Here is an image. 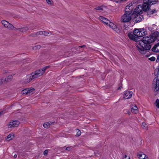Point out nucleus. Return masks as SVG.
<instances>
[{"mask_svg": "<svg viewBox=\"0 0 159 159\" xmlns=\"http://www.w3.org/2000/svg\"><path fill=\"white\" fill-rule=\"evenodd\" d=\"M31 35L32 36L34 37H37V35H36V33H33L31 34Z\"/></svg>", "mask_w": 159, "mask_h": 159, "instance_id": "obj_36", "label": "nucleus"}, {"mask_svg": "<svg viewBox=\"0 0 159 159\" xmlns=\"http://www.w3.org/2000/svg\"><path fill=\"white\" fill-rule=\"evenodd\" d=\"M47 3L49 5H51L52 4L53 1L52 0H46Z\"/></svg>", "mask_w": 159, "mask_h": 159, "instance_id": "obj_31", "label": "nucleus"}, {"mask_svg": "<svg viewBox=\"0 0 159 159\" xmlns=\"http://www.w3.org/2000/svg\"><path fill=\"white\" fill-rule=\"evenodd\" d=\"M17 157V155L16 154H15L14 155V156H13L14 158H16Z\"/></svg>", "mask_w": 159, "mask_h": 159, "instance_id": "obj_44", "label": "nucleus"}, {"mask_svg": "<svg viewBox=\"0 0 159 159\" xmlns=\"http://www.w3.org/2000/svg\"><path fill=\"white\" fill-rule=\"evenodd\" d=\"M40 32H41V31H39L38 32L36 33L37 36H38L39 35H40V34H41Z\"/></svg>", "mask_w": 159, "mask_h": 159, "instance_id": "obj_38", "label": "nucleus"}, {"mask_svg": "<svg viewBox=\"0 0 159 159\" xmlns=\"http://www.w3.org/2000/svg\"><path fill=\"white\" fill-rule=\"evenodd\" d=\"M8 24H6L5 25V26H4V27L6 28H7V27H8Z\"/></svg>", "mask_w": 159, "mask_h": 159, "instance_id": "obj_45", "label": "nucleus"}, {"mask_svg": "<svg viewBox=\"0 0 159 159\" xmlns=\"http://www.w3.org/2000/svg\"><path fill=\"white\" fill-rule=\"evenodd\" d=\"M159 71V68H156L155 69V70H154V74H155L156 72L157 73H158Z\"/></svg>", "mask_w": 159, "mask_h": 159, "instance_id": "obj_37", "label": "nucleus"}, {"mask_svg": "<svg viewBox=\"0 0 159 159\" xmlns=\"http://www.w3.org/2000/svg\"><path fill=\"white\" fill-rule=\"evenodd\" d=\"M85 46H86L85 45H83L82 46H79V48H83V47H85Z\"/></svg>", "mask_w": 159, "mask_h": 159, "instance_id": "obj_43", "label": "nucleus"}, {"mask_svg": "<svg viewBox=\"0 0 159 159\" xmlns=\"http://www.w3.org/2000/svg\"><path fill=\"white\" fill-rule=\"evenodd\" d=\"M4 113V112L3 111H1L0 112V116L2 114Z\"/></svg>", "mask_w": 159, "mask_h": 159, "instance_id": "obj_41", "label": "nucleus"}, {"mask_svg": "<svg viewBox=\"0 0 159 159\" xmlns=\"http://www.w3.org/2000/svg\"><path fill=\"white\" fill-rule=\"evenodd\" d=\"M49 68V66L44 67L42 69L37 70L30 74L27 75L22 80L23 83L27 84L32 80L41 76L44 72L45 70Z\"/></svg>", "mask_w": 159, "mask_h": 159, "instance_id": "obj_2", "label": "nucleus"}, {"mask_svg": "<svg viewBox=\"0 0 159 159\" xmlns=\"http://www.w3.org/2000/svg\"><path fill=\"white\" fill-rule=\"evenodd\" d=\"M133 92L132 91H127L125 92L124 98L125 99H128L131 98Z\"/></svg>", "mask_w": 159, "mask_h": 159, "instance_id": "obj_9", "label": "nucleus"}, {"mask_svg": "<svg viewBox=\"0 0 159 159\" xmlns=\"http://www.w3.org/2000/svg\"><path fill=\"white\" fill-rule=\"evenodd\" d=\"M156 61L157 62H159V55L157 56V58L156 60Z\"/></svg>", "mask_w": 159, "mask_h": 159, "instance_id": "obj_40", "label": "nucleus"}, {"mask_svg": "<svg viewBox=\"0 0 159 159\" xmlns=\"http://www.w3.org/2000/svg\"><path fill=\"white\" fill-rule=\"evenodd\" d=\"M142 5H139L137 6L136 8L133 11L134 14H140L142 12Z\"/></svg>", "mask_w": 159, "mask_h": 159, "instance_id": "obj_7", "label": "nucleus"}, {"mask_svg": "<svg viewBox=\"0 0 159 159\" xmlns=\"http://www.w3.org/2000/svg\"><path fill=\"white\" fill-rule=\"evenodd\" d=\"M48 151L47 150H46L44 152H43L44 155H47L48 154Z\"/></svg>", "mask_w": 159, "mask_h": 159, "instance_id": "obj_34", "label": "nucleus"}, {"mask_svg": "<svg viewBox=\"0 0 159 159\" xmlns=\"http://www.w3.org/2000/svg\"><path fill=\"white\" fill-rule=\"evenodd\" d=\"M132 4L129 3L125 7V14L122 17V20L124 22H129L131 19V16L134 14Z\"/></svg>", "mask_w": 159, "mask_h": 159, "instance_id": "obj_3", "label": "nucleus"}, {"mask_svg": "<svg viewBox=\"0 0 159 159\" xmlns=\"http://www.w3.org/2000/svg\"><path fill=\"white\" fill-rule=\"evenodd\" d=\"M155 104L157 108H159V99H157L156 100Z\"/></svg>", "mask_w": 159, "mask_h": 159, "instance_id": "obj_24", "label": "nucleus"}, {"mask_svg": "<svg viewBox=\"0 0 159 159\" xmlns=\"http://www.w3.org/2000/svg\"><path fill=\"white\" fill-rule=\"evenodd\" d=\"M138 109L137 107L136 106H135L131 108V111L132 112L136 114L138 112Z\"/></svg>", "mask_w": 159, "mask_h": 159, "instance_id": "obj_19", "label": "nucleus"}, {"mask_svg": "<svg viewBox=\"0 0 159 159\" xmlns=\"http://www.w3.org/2000/svg\"><path fill=\"white\" fill-rule=\"evenodd\" d=\"M99 19L103 23H105L106 25L109 26V24H110V23H112V22H110V21L107 19L106 18L102 16H100L99 17Z\"/></svg>", "mask_w": 159, "mask_h": 159, "instance_id": "obj_8", "label": "nucleus"}, {"mask_svg": "<svg viewBox=\"0 0 159 159\" xmlns=\"http://www.w3.org/2000/svg\"><path fill=\"white\" fill-rule=\"evenodd\" d=\"M109 26L112 28L117 33L119 34L121 32L120 29L116 25H114L113 23H110V24H109Z\"/></svg>", "mask_w": 159, "mask_h": 159, "instance_id": "obj_6", "label": "nucleus"}, {"mask_svg": "<svg viewBox=\"0 0 159 159\" xmlns=\"http://www.w3.org/2000/svg\"><path fill=\"white\" fill-rule=\"evenodd\" d=\"M122 88V87L120 86L118 88V89L119 90H120Z\"/></svg>", "mask_w": 159, "mask_h": 159, "instance_id": "obj_46", "label": "nucleus"}, {"mask_svg": "<svg viewBox=\"0 0 159 159\" xmlns=\"http://www.w3.org/2000/svg\"><path fill=\"white\" fill-rule=\"evenodd\" d=\"M70 147H68L66 148V150H70Z\"/></svg>", "mask_w": 159, "mask_h": 159, "instance_id": "obj_42", "label": "nucleus"}, {"mask_svg": "<svg viewBox=\"0 0 159 159\" xmlns=\"http://www.w3.org/2000/svg\"><path fill=\"white\" fill-rule=\"evenodd\" d=\"M128 114L129 115H130L131 114V113L130 111H128Z\"/></svg>", "mask_w": 159, "mask_h": 159, "instance_id": "obj_47", "label": "nucleus"}, {"mask_svg": "<svg viewBox=\"0 0 159 159\" xmlns=\"http://www.w3.org/2000/svg\"><path fill=\"white\" fill-rule=\"evenodd\" d=\"M143 2V4L142 5V11H146L149 10L151 5L144 2Z\"/></svg>", "mask_w": 159, "mask_h": 159, "instance_id": "obj_13", "label": "nucleus"}, {"mask_svg": "<svg viewBox=\"0 0 159 159\" xmlns=\"http://www.w3.org/2000/svg\"><path fill=\"white\" fill-rule=\"evenodd\" d=\"M138 156L140 159H148V157L143 152H140L138 154Z\"/></svg>", "mask_w": 159, "mask_h": 159, "instance_id": "obj_14", "label": "nucleus"}, {"mask_svg": "<svg viewBox=\"0 0 159 159\" xmlns=\"http://www.w3.org/2000/svg\"><path fill=\"white\" fill-rule=\"evenodd\" d=\"M152 50L155 52H157L159 51V43L155 45L152 48Z\"/></svg>", "mask_w": 159, "mask_h": 159, "instance_id": "obj_17", "label": "nucleus"}, {"mask_svg": "<svg viewBox=\"0 0 159 159\" xmlns=\"http://www.w3.org/2000/svg\"><path fill=\"white\" fill-rule=\"evenodd\" d=\"M149 59L151 61H154L156 60V58L154 57H152L149 58Z\"/></svg>", "mask_w": 159, "mask_h": 159, "instance_id": "obj_32", "label": "nucleus"}, {"mask_svg": "<svg viewBox=\"0 0 159 159\" xmlns=\"http://www.w3.org/2000/svg\"><path fill=\"white\" fill-rule=\"evenodd\" d=\"M2 23L4 26H5L6 24H7L9 23V22L4 20H2Z\"/></svg>", "mask_w": 159, "mask_h": 159, "instance_id": "obj_28", "label": "nucleus"}, {"mask_svg": "<svg viewBox=\"0 0 159 159\" xmlns=\"http://www.w3.org/2000/svg\"><path fill=\"white\" fill-rule=\"evenodd\" d=\"M159 40V32L156 31L153 33L152 35L144 37L141 41L136 45L138 50L142 54H145L147 50L151 48L150 43L155 40Z\"/></svg>", "mask_w": 159, "mask_h": 159, "instance_id": "obj_1", "label": "nucleus"}, {"mask_svg": "<svg viewBox=\"0 0 159 159\" xmlns=\"http://www.w3.org/2000/svg\"><path fill=\"white\" fill-rule=\"evenodd\" d=\"M133 34L137 38L145 36L147 34V31L144 29H136L133 31Z\"/></svg>", "mask_w": 159, "mask_h": 159, "instance_id": "obj_4", "label": "nucleus"}, {"mask_svg": "<svg viewBox=\"0 0 159 159\" xmlns=\"http://www.w3.org/2000/svg\"><path fill=\"white\" fill-rule=\"evenodd\" d=\"M76 129V130H78V131L77 132V134H76V135H75V136H76L78 137L81 135V131L80 130H79L78 129Z\"/></svg>", "mask_w": 159, "mask_h": 159, "instance_id": "obj_27", "label": "nucleus"}, {"mask_svg": "<svg viewBox=\"0 0 159 159\" xmlns=\"http://www.w3.org/2000/svg\"><path fill=\"white\" fill-rule=\"evenodd\" d=\"M53 123L52 122L50 121V122H46L43 125V127L46 128H47L49 127L51 124H52Z\"/></svg>", "mask_w": 159, "mask_h": 159, "instance_id": "obj_18", "label": "nucleus"}, {"mask_svg": "<svg viewBox=\"0 0 159 159\" xmlns=\"http://www.w3.org/2000/svg\"><path fill=\"white\" fill-rule=\"evenodd\" d=\"M134 35L133 34H132L131 33H129L128 34V36L129 37V38L133 40H134L135 39V36H134Z\"/></svg>", "mask_w": 159, "mask_h": 159, "instance_id": "obj_22", "label": "nucleus"}, {"mask_svg": "<svg viewBox=\"0 0 159 159\" xmlns=\"http://www.w3.org/2000/svg\"><path fill=\"white\" fill-rule=\"evenodd\" d=\"M103 7L102 6H99L96 7V8H95V9L96 10H102V11L103 10V8H102Z\"/></svg>", "mask_w": 159, "mask_h": 159, "instance_id": "obj_25", "label": "nucleus"}, {"mask_svg": "<svg viewBox=\"0 0 159 159\" xmlns=\"http://www.w3.org/2000/svg\"><path fill=\"white\" fill-rule=\"evenodd\" d=\"M158 2V0H143V2L147 3L150 5L155 4Z\"/></svg>", "mask_w": 159, "mask_h": 159, "instance_id": "obj_12", "label": "nucleus"}, {"mask_svg": "<svg viewBox=\"0 0 159 159\" xmlns=\"http://www.w3.org/2000/svg\"><path fill=\"white\" fill-rule=\"evenodd\" d=\"M12 134H9L7 136V137L6 139L7 140H10L11 139H12L11 138Z\"/></svg>", "mask_w": 159, "mask_h": 159, "instance_id": "obj_26", "label": "nucleus"}, {"mask_svg": "<svg viewBox=\"0 0 159 159\" xmlns=\"http://www.w3.org/2000/svg\"><path fill=\"white\" fill-rule=\"evenodd\" d=\"M40 35H44L45 36H48V34H49V33L46 31H41L40 32Z\"/></svg>", "mask_w": 159, "mask_h": 159, "instance_id": "obj_21", "label": "nucleus"}, {"mask_svg": "<svg viewBox=\"0 0 159 159\" xmlns=\"http://www.w3.org/2000/svg\"><path fill=\"white\" fill-rule=\"evenodd\" d=\"M20 123L19 121L15 120L12 122L10 121L9 125L10 126V127H15L17 126L20 124Z\"/></svg>", "mask_w": 159, "mask_h": 159, "instance_id": "obj_11", "label": "nucleus"}, {"mask_svg": "<svg viewBox=\"0 0 159 159\" xmlns=\"http://www.w3.org/2000/svg\"><path fill=\"white\" fill-rule=\"evenodd\" d=\"M155 74V76H156L157 77H155V78H157V79H158V78H157V77H158V75H159V73H157V74Z\"/></svg>", "mask_w": 159, "mask_h": 159, "instance_id": "obj_39", "label": "nucleus"}, {"mask_svg": "<svg viewBox=\"0 0 159 159\" xmlns=\"http://www.w3.org/2000/svg\"><path fill=\"white\" fill-rule=\"evenodd\" d=\"M28 30L27 27H25L20 28V32H25L27 31Z\"/></svg>", "mask_w": 159, "mask_h": 159, "instance_id": "obj_20", "label": "nucleus"}, {"mask_svg": "<svg viewBox=\"0 0 159 159\" xmlns=\"http://www.w3.org/2000/svg\"><path fill=\"white\" fill-rule=\"evenodd\" d=\"M35 92L34 89L32 88L30 89H25L21 91V93L22 94L30 95Z\"/></svg>", "mask_w": 159, "mask_h": 159, "instance_id": "obj_5", "label": "nucleus"}, {"mask_svg": "<svg viewBox=\"0 0 159 159\" xmlns=\"http://www.w3.org/2000/svg\"><path fill=\"white\" fill-rule=\"evenodd\" d=\"M143 19V15H140V14L139 15H137L133 18V20L136 23H138L141 21Z\"/></svg>", "mask_w": 159, "mask_h": 159, "instance_id": "obj_10", "label": "nucleus"}, {"mask_svg": "<svg viewBox=\"0 0 159 159\" xmlns=\"http://www.w3.org/2000/svg\"><path fill=\"white\" fill-rule=\"evenodd\" d=\"M156 12H157L156 10H155V9H154L152 10H151V11H149V13L151 14H153Z\"/></svg>", "mask_w": 159, "mask_h": 159, "instance_id": "obj_30", "label": "nucleus"}, {"mask_svg": "<svg viewBox=\"0 0 159 159\" xmlns=\"http://www.w3.org/2000/svg\"><path fill=\"white\" fill-rule=\"evenodd\" d=\"M123 159H130V157L126 155H125L124 157L123 158Z\"/></svg>", "mask_w": 159, "mask_h": 159, "instance_id": "obj_33", "label": "nucleus"}, {"mask_svg": "<svg viewBox=\"0 0 159 159\" xmlns=\"http://www.w3.org/2000/svg\"><path fill=\"white\" fill-rule=\"evenodd\" d=\"M142 125L143 127V129H147L148 126L145 123L143 122L142 123Z\"/></svg>", "mask_w": 159, "mask_h": 159, "instance_id": "obj_29", "label": "nucleus"}, {"mask_svg": "<svg viewBox=\"0 0 159 159\" xmlns=\"http://www.w3.org/2000/svg\"><path fill=\"white\" fill-rule=\"evenodd\" d=\"M8 24V26L7 28L9 30H16L20 29V28L17 29L16 27H14L12 24L10 23L9 22Z\"/></svg>", "mask_w": 159, "mask_h": 159, "instance_id": "obj_16", "label": "nucleus"}, {"mask_svg": "<svg viewBox=\"0 0 159 159\" xmlns=\"http://www.w3.org/2000/svg\"><path fill=\"white\" fill-rule=\"evenodd\" d=\"M13 75H9L7 76L6 78L3 79L4 80H6L5 81L3 80V83H7V82L11 81L12 79V76Z\"/></svg>", "mask_w": 159, "mask_h": 159, "instance_id": "obj_15", "label": "nucleus"}, {"mask_svg": "<svg viewBox=\"0 0 159 159\" xmlns=\"http://www.w3.org/2000/svg\"><path fill=\"white\" fill-rule=\"evenodd\" d=\"M41 48V46L40 45H38L33 47V49L34 50H36L39 49Z\"/></svg>", "mask_w": 159, "mask_h": 159, "instance_id": "obj_23", "label": "nucleus"}, {"mask_svg": "<svg viewBox=\"0 0 159 159\" xmlns=\"http://www.w3.org/2000/svg\"><path fill=\"white\" fill-rule=\"evenodd\" d=\"M5 79L4 80L3 79H1V80H0V85L3 83V80L5 81Z\"/></svg>", "mask_w": 159, "mask_h": 159, "instance_id": "obj_35", "label": "nucleus"}]
</instances>
